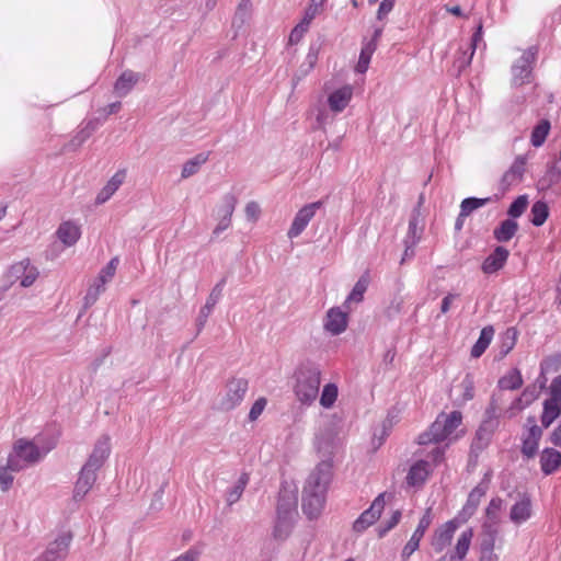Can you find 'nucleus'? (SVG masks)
Returning <instances> with one entry per match:
<instances>
[{
    "label": "nucleus",
    "instance_id": "nucleus-1",
    "mask_svg": "<svg viewBox=\"0 0 561 561\" xmlns=\"http://www.w3.org/2000/svg\"><path fill=\"white\" fill-rule=\"evenodd\" d=\"M332 479V462L321 461L309 474L302 491V511L309 519L320 516L325 503V493Z\"/></svg>",
    "mask_w": 561,
    "mask_h": 561
},
{
    "label": "nucleus",
    "instance_id": "nucleus-2",
    "mask_svg": "<svg viewBox=\"0 0 561 561\" xmlns=\"http://www.w3.org/2000/svg\"><path fill=\"white\" fill-rule=\"evenodd\" d=\"M462 422V415L459 411H453L448 414L442 413L437 416L430 430L419 436V444L424 445L432 442L439 443L444 440L454 442L462 435V431H457Z\"/></svg>",
    "mask_w": 561,
    "mask_h": 561
},
{
    "label": "nucleus",
    "instance_id": "nucleus-3",
    "mask_svg": "<svg viewBox=\"0 0 561 561\" xmlns=\"http://www.w3.org/2000/svg\"><path fill=\"white\" fill-rule=\"evenodd\" d=\"M42 438L36 437L34 442L19 439L9 455L10 466L13 470H22L25 467L39 461L49 450H51L56 442L53 439L46 446H42Z\"/></svg>",
    "mask_w": 561,
    "mask_h": 561
},
{
    "label": "nucleus",
    "instance_id": "nucleus-4",
    "mask_svg": "<svg viewBox=\"0 0 561 561\" xmlns=\"http://www.w3.org/2000/svg\"><path fill=\"white\" fill-rule=\"evenodd\" d=\"M294 391L297 400L305 405H311L319 397L321 370L316 365H304L296 371Z\"/></svg>",
    "mask_w": 561,
    "mask_h": 561
},
{
    "label": "nucleus",
    "instance_id": "nucleus-5",
    "mask_svg": "<svg viewBox=\"0 0 561 561\" xmlns=\"http://www.w3.org/2000/svg\"><path fill=\"white\" fill-rule=\"evenodd\" d=\"M538 49L529 47L524 50L518 59H516L511 68V83L513 87H523L533 81V68L537 60Z\"/></svg>",
    "mask_w": 561,
    "mask_h": 561
},
{
    "label": "nucleus",
    "instance_id": "nucleus-6",
    "mask_svg": "<svg viewBox=\"0 0 561 561\" xmlns=\"http://www.w3.org/2000/svg\"><path fill=\"white\" fill-rule=\"evenodd\" d=\"M561 414V375L549 386V397L543 402L541 424L548 428Z\"/></svg>",
    "mask_w": 561,
    "mask_h": 561
},
{
    "label": "nucleus",
    "instance_id": "nucleus-7",
    "mask_svg": "<svg viewBox=\"0 0 561 561\" xmlns=\"http://www.w3.org/2000/svg\"><path fill=\"white\" fill-rule=\"evenodd\" d=\"M297 506V496L291 491H284L279 495L277 513H278V524L274 529V536L276 538H285L288 534V524L287 519L295 512Z\"/></svg>",
    "mask_w": 561,
    "mask_h": 561
},
{
    "label": "nucleus",
    "instance_id": "nucleus-8",
    "mask_svg": "<svg viewBox=\"0 0 561 561\" xmlns=\"http://www.w3.org/2000/svg\"><path fill=\"white\" fill-rule=\"evenodd\" d=\"M248 390V381L238 378L230 380L225 389V392L221 394L218 407L224 411H229L239 405Z\"/></svg>",
    "mask_w": 561,
    "mask_h": 561
},
{
    "label": "nucleus",
    "instance_id": "nucleus-9",
    "mask_svg": "<svg viewBox=\"0 0 561 561\" xmlns=\"http://www.w3.org/2000/svg\"><path fill=\"white\" fill-rule=\"evenodd\" d=\"M341 307H333L327 311L323 320V328L331 335H339L343 333L348 324V311L350 309Z\"/></svg>",
    "mask_w": 561,
    "mask_h": 561
},
{
    "label": "nucleus",
    "instance_id": "nucleus-10",
    "mask_svg": "<svg viewBox=\"0 0 561 561\" xmlns=\"http://www.w3.org/2000/svg\"><path fill=\"white\" fill-rule=\"evenodd\" d=\"M321 202H314L299 209L287 232L289 239L297 238L314 217L317 210L321 207Z\"/></svg>",
    "mask_w": 561,
    "mask_h": 561
},
{
    "label": "nucleus",
    "instance_id": "nucleus-11",
    "mask_svg": "<svg viewBox=\"0 0 561 561\" xmlns=\"http://www.w3.org/2000/svg\"><path fill=\"white\" fill-rule=\"evenodd\" d=\"M542 436V430L536 424L535 417H528L526 423V431L523 434V454L531 458L536 455L539 440Z\"/></svg>",
    "mask_w": 561,
    "mask_h": 561
},
{
    "label": "nucleus",
    "instance_id": "nucleus-12",
    "mask_svg": "<svg viewBox=\"0 0 561 561\" xmlns=\"http://www.w3.org/2000/svg\"><path fill=\"white\" fill-rule=\"evenodd\" d=\"M385 507V494L378 495L371 503L370 507L366 510L355 522L353 528L355 531L362 533L370 525H373L380 516Z\"/></svg>",
    "mask_w": 561,
    "mask_h": 561
},
{
    "label": "nucleus",
    "instance_id": "nucleus-13",
    "mask_svg": "<svg viewBox=\"0 0 561 561\" xmlns=\"http://www.w3.org/2000/svg\"><path fill=\"white\" fill-rule=\"evenodd\" d=\"M354 89L351 84L342 85L328 94L327 103L331 112H343L353 99Z\"/></svg>",
    "mask_w": 561,
    "mask_h": 561
},
{
    "label": "nucleus",
    "instance_id": "nucleus-14",
    "mask_svg": "<svg viewBox=\"0 0 561 561\" xmlns=\"http://www.w3.org/2000/svg\"><path fill=\"white\" fill-rule=\"evenodd\" d=\"M71 539V535L68 533L58 535L41 557L48 559V561H64L67 557Z\"/></svg>",
    "mask_w": 561,
    "mask_h": 561
},
{
    "label": "nucleus",
    "instance_id": "nucleus-15",
    "mask_svg": "<svg viewBox=\"0 0 561 561\" xmlns=\"http://www.w3.org/2000/svg\"><path fill=\"white\" fill-rule=\"evenodd\" d=\"M458 527L459 523L456 519H451L446 522L436 529L432 538V547L436 552H442L451 543V540Z\"/></svg>",
    "mask_w": 561,
    "mask_h": 561
},
{
    "label": "nucleus",
    "instance_id": "nucleus-16",
    "mask_svg": "<svg viewBox=\"0 0 561 561\" xmlns=\"http://www.w3.org/2000/svg\"><path fill=\"white\" fill-rule=\"evenodd\" d=\"M111 451L110 437L106 435L101 436L94 444L93 450L89 456V459L84 463L85 467L98 471L105 460L107 459Z\"/></svg>",
    "mask_w": 561,
    "mask_h": 561
},
{
    "label": "nucleus",
    "instance_id": "nucleus-17",
    "mask_svg": "<svg viewBox=\"0 0 561 561\" xmlns=\"http://www.w3.org/2000/svg\"><path fill=\"white\" fill-rule=\"evenodd\" d=\"M432 523L431 508H428L423 517L420 519L419 525L414 533L412 534L410 540L404 546L401 557L403 560H407L411 557V554L419 549L420 541L424 536L426 529L430 527Z\"/></svg>",
    "mask_w": 561,
    "mask_h": 561
},
{
    "label": "nucleus",
    "instance_id": "nucleus-18",
    "mask_svg": "<svg viewBox=\"0 0 561 561\" xmlns=\"http://www.w3.org/2000/svg\"><path fill=\"white\" fill-rule=\"evenodd\" d=\"M10 273L15 280H20L23 287L32 286L38 277L37 268L33 266L28 260L12 265Z\"/></svg>",
    "mask_w": 561,
    "mask_h": 561
},
{
    "label": "nucleus",
    "instance_id": "nucleus-19",
    "mask_svg": "<svg viewBox=\"0 0 561 561\" xmlns=\"http://www.w3.org/2000/svg\"><path fill=\"white\" fill-rule=\"evenodd\" d=\"M225 284H226V279H221L219 283H217L214 286V288L211 289V291L206 300V304L201 308L198 317H197L198 331H201L203 329L208 317L213 312L214 307L221 298Z\"/></svg>",
    "mask_w": 561,
    "mask_h": 561
},
{
    "label": "nucleus",
    "instance_id": "nucleus-20",
    "mask_svg": "<svg viewBox=\"0 0 561 561\" xmlns=\"http://www.w3.org/2000/svg\"><path fill=\"white\" fill-rule=\"evenodd\" d=\"M57 239L67 248L75 245L81 237V228L71 220L62 221L56 232Z\"/></svg>",
    "mask_w": 561,
    "mask_h": 561
},
{
    "label": "nucleus",
    "instance_id": "nucleus-21",
    "mask_svg": "<svg viewBox=\"0 0 561 561\" xmlns=\"http://www.w3.org/2000/svg\"><path fill=\"white\" fill-rule=\"evenodd\" d=\"M96 481V471L85 466L82 467L73 490L75 500H82Z\"/></svg>",
    "mask_w": 561,
    "mask_h": 561
},
{
    "label": "nucleus",
    "instance_id": "nucleus-22",
    "mask_svg": "<svg viewBox=\"0 0 561 561\" xmlns=\"http://www.w3.org/2000/svg\"><path fill=\"white\" fill-rule=\"evenodd\" d=\"M126 180V171L118 170L114 173V175L107 181V183L102 187V190L98 193L95 198V204L102 205L106 203L121 187V185Z\"/></svg>",
    "mask_w": 561,
    "mask_h": 561
},
{
    "label": "nucleus",
    "instance_id": "nucleus-23",
    "mask_svg": "<svg viewBox=\"0 0 561 561\" xmlns=\"http://www.w3.org/2000/svg\"><path fill=\"white\" fill-rule=\"evenodd\" d=\"M483 42V32H482V24H479L477 27V31L473 33L471 42L468 46V48L463 51H461L456 59V66L459 71H462L466 69L472 59V56L478 48L479 44Z\"/></svg>",
    "mask_w": 561,
    "mask_h": 561
},
{
    "label": "nucleus",
    "instance_id": "nucleus-24",
    "mask_svg": "<svg viewBox=\"0 0 561 561\" xmlns=\"http://www.w3.org/2000/svg\"><path fill=\"white\" fill-rule=\"evenodd\" d=\"M508 251L503 247L495 250L482 263V271L485 274H493L502 268L508 257Z\"/></svg>",
    "mask_w": 561,
    "mask_h": 561
},
{
    "label": "nucleus",
    "instance_id": "nucleus-25",
    "mask_svg": "<svg viewBox=\"0 0 561 561\" xmlns=\"http://www.w3.org/2000/svg\"><path fill=\"white\" fill-rule=\"evenodd\" d=\"M496 427V422L492 419L484 421L480 427L478 428L473 443V450H482L484 449L489 443L491 442L492 435Z\"/></svg>",
    "mask_w": 561,
    "mask_h": 561
},
{
    "label": "nucleus",
    "instance_id": "nucleus-26",
    "mask_svg": "<svg viewBox=\"0 0 561 561\" xmlns=\"http://www.w3.org/2000/svg\"><path fill=\"white\" fill-rule=\"evenodd\" d=\"M423 229L424 219L422 218L420 210L414 209L409 221V229L404 243L415 245L422 237Z\"/></svg>",
    "mask_w": 561,
    "mask_h": 561
},
{
    "label": "nucleus",
    "instance_id": "nucleus-27",
    "mask_svg": "<svg viewBox=\"0 0 561 561\" xmlns=\"http://www.w3.org/2000/svg\"><path fill=\"white\" fill-rule=\"evenodd\" d=\"M531 516V501L527 496H523L511 508L510 518L516 524L520 525L528 520Z\"/></svg>",
    "mask_w": 561,
    "mask_h": 561
},
{
    "label": "nucleus",
    "instance_id": "nucleus-28",
    "mask_svg": "<svg viewBox=\"0 0 561 561\" xmlns=\"http://www.w3.org/2000/svg\"><path fill=\"white\" fill-rule=\"evenodd\" d=\"M140 80V75L131 70L124 71L114 84V91L118 96L127 95Z\"/></svg>",
    "mask_w": 561,
    "mask_h": 561
},
{
    "label": "nucleus",
    "instance_id": "nucleus-29",
    "mask_svg": "<svg viewBox=\"0 0 561 561\" xmlns=\"http://www.w3.org/2000/svg\"><path fill=\"white\" fill-rule=\"evenodd\" d=\"M473 538V530L471 528H468L463 530L456 542V546L450 553V560H463L470 549L471 541Z\"/></svg>",
    "mask_w": 561,
    "mask_h": 561
},
{
    "label": "nucleus",
    "instance_id": "nucleus-30",
    "mask_svg": "<svg viewBox=\"0 0 561 561\" xmlns=\"http://www.w3.org/2000/svg\"><path fill=\"white\" fill-rule=\"evenodd\" d=\"M430 473V465L427 461L419 460L409 470L407 482L410 485H421L424 483Z\"/></svg>",
    "mask_w": 561,
    "mask_h": 561
},
{
    "label": "nucleus",
    "instance_id": "nucleus-31",
    "mask_svg": "<svg viewBox=\"0 0 561 561\" xmlns=\"http://www.w3.org/2000/svg\"><path fill=\"white\" fill-rule=\"evenodd\" d=\"M561 465V453L553 448H547L541 453L540 466L541 470L546 474H550L556 471Z\"/></svg>",
    "mask_w": 561,
    "mask_h": 561
},
{
    "label": "nucleus",
    "instance_id": "nucleus-32",
    "mask_svg": "<svg viewBox=\"0 0 561 561\" xmlns=\"http://www.w3.org/2000/svg\"><path fill=\"white\" fill-rule=\"evenodd\" d=\"M369 277L368 275H363L354 285L352 291L347 296L346 300L343 304V308L350 309L352 302H360L364 298V294L368 288Z\"/></svg>",
    "mask_w": 561,
    "mask_h": 561
},
{
    "label": "nucleus",
    "instance_id": "nucleus-33",
    "mask_svg": "<svg viewBox=\"0 0 561 561\" xmlns=\"http://www.w3.org/2000/svg\"><path fill=\"white\" fill-rule=\"evenodd\" d=\"M237 199L233 195H225L215 208L216 219H231Z\"/></svg>",
    "mask_w": 561,
    "mask_h": 561
},
{
    "label": "nucleus",
    "instance_id": "nucleus-34",
    "mask_svg": "<svg viewBox=\"0 0 561 561\" xmlns=\"http://www.w3.org/2000/svg\"><path fill=\"white\" fill-rule=\"evenodd\" d=\"M493 335L494 330L492 327H485L481 330L478 341L471 348V356L473 358L480 357L485 352L493 339Z\"/></svg>",
    "mask_w": 561,
    "mask_h": 561
},
{
    "label": "nucleus",
    "instance_id": "nucleus-35",
    "mask_svg": "<svg viewBox=\"0 0 561 561\" xmlns=\"http://www.w3.org/2000/svg\"><path fill=\"white\" fill-rule=\"evenodd\" d=\"M339 397V388L334 382H328L323 386L322 391L319 397L320 405L330 410L334 407Z\"/></svg>",
    "mask_w": 561,
    "mask_h": 561
},
{
    "label": "nucleus",
    "instance_id": "nucleus-36",
    "mask_svg": "<svg viewBox=\"0 0 561 561\" xmlns=\"http://www.w3.org/2000/svg\"><path fill=\"white\" fill-rule=\"evenodd\" d=\"M517 229L518 224L515 220L506 219L494 230V238L500 242H507L514 237Z\"/></svg>",
    "mask_w": 561,
    "mask_h": 561
},
{
    "label": "nucleus",
    "instance_id": "nucleus-37",
    "mask_svg": "<svg viewBox=\"0 0 561 561\" xmlns=\"http://www.w3.org/2000/svg\"><path fill=\"white\" fill-rule=\"evenodd\" d=\"M248 482H249L248 473H242L239 477V479L237 480V482L227 491L226 501H227L228 505H232L240 500Z\"/></svg>",
    "mask_w": 561,
    "mask_h": 561
},
{
    "label": "nucleus",
    "instance_id": "nucleus-38",
    "mask_svg": "<svg viewBox=\"0 0 561 561\" xmlns=\"http://www.w3.org/2000/svg\"><path fill=\"white\" fill-rule=\"evenodd\" d=\"M376 47H377V45L375 44L374 41H368L367 43L364 44V46L360 50L358 62L355 67V70L358 73H364L367 71L371 56H373L374 51L376 50Z\"/></svg>",
    "mask_w": 561,
    "mask_h": 561
},
{
    "label": "nucleus",
    "instance_id": "nucleus-39",
    "mask_svg": "<svg viewBox=\"0 0 561 561\" xmlns=\"http://www.w3.org/2000/svg\"><path fill=\"white\" fill-rule=\"evenodd\" d=\"M208 160V153L201 152L186 161L182 168V178L187 179L194 175L199 168Z\"/></svg>",
    "mask_w": 561,
    "mask_h": 561
},
{
    "label": "nucleus",
    "instance_id": "nucleus-40",
    "mask_svg": "<svg viewBox=\"0 0 561 561\" xmlns=\"http://www.w3.org/2000/svg\"><path fill=\"white\" fill-rule=\"evenodd\" d=\"M496 535V527L484 524L480 538V551H494Z\"/></svg>",
    "mask_w": 561,
    "mask_h": 561
},
{
    "label": "nucleus",
    "instance_id": "nucleus-41",
    "mask_svg": "<svg viewBox=\"0 0 561 561\" xmlns=\"http://www.w3.org/2000/svg\"><path fill=\"white\" fill-rule=\"evenodd\" d=\"M527 158H528V154L527 156H518L515 159L514 163L512 164L511 169L504 174L503 181L508 184H512L513 182L518 180L524 172V165L526 163Z\"/></svg>",
    "mask_w": 561,
    "mask_h": 561
},
{
    "label": "nucleus",
    "instance_id": "nucleus-42",
    "mask_svg": "<svg viewBox=\"0 0 561 561\" xmlns=\"http://www.w3.org/2000/svg\"><path fill=\"white\" fill-rule=\"evenodd\" d=\"M491 201H492L491 197H486V198L468 197V198H465L461 202V205H460V217L469 216L473 210H476V209H478L480 207H483L484 205H486Z\"/></svg>",
    "mask_w": 561,
    "mask_h": 561
},
{
    "label": "nucleus",
    "instance_id": "nucleus-43",
    "mask_svg": "<svg viewBox=\"0 0 561 561\" xmlns=\"http://www.w3.org/2000/svg\"><path fill=\"white\" fill-rule=\"evenodd\" d=\"M531 219L534 226H541L546 221L549 215L548 205L545 202L538 201L536 202L530 210Z\"/></svg>",
    "mask_w": 561,
    "mask_h": 561
},
{
    "label": "nucleus",
    "instance_id": "nucleus-44",
    "mask_svg": "<svg viewBox=\"0 0 561 561\" xmlns=\"http://www.w3.org/2000/svg\"><path fill=\"white\" fill-rule=\"evenodd\" d=\"M523 383L522 376L518 370L514 369L510 371L507 375L502 377L499 381V385L502 389L515 390L519 388Z\"/></svg>",
    "mask_w": 561,
    "mask_h": 561
},
{
    "label": "nucleus",
    "instance_id": "nucleus-45",
    "mask_svg": "<svg viewBox=\"0 0 561 561\" xmlns=\"http://www.w3.org/2000/svg\"><path fill=\"white\" fill-rule=\"evenodd\" d=\"M20 470H13L10 466V457L7 460L5 466L0 467V488L2 491H7L13 483V473Z\"/></svg>",
    "mask_w": 561,
    "mask_h": 561
},
{
    "label": "nucleus",
    "instance_id": "nucleus-46",
    "mask_svg": "<svg viewBox=\"0 0 561 561\" xmlns=\"http://www.w3.org/2000/svg\"><path fill=\"white\" fill-rule=\"evenodd\" d=\"M118 265V259L113 257L108 264L103 267L99 274L98 279H95L94 283L96 284H103V287H105V284L108 283L113 276L115 275L116 268Z\"/></svg>",
    "mask_w": 561,
    "mask_h": 561
},
{
    "label": "nucleus",
    "instance_id": "nucleus-47",
    "mask_svg": "<svg viewBox=\"0 0 561 561\" xmlns=\"http://www.w3.org/2000/svg\"><path fill=\"white\" fill-rule=\"evenodd\" d=\"M503 501L500 497L492 499L486 507L488 522L485 524L495 525L499 523V513L502 508Z\"/></svg>",
    "mask_w": 561,
    "mask_h": 561
},
{
    "label": "nucleus",
    "instance_id": "nucleus-48",
    "mask_svg": "<svg viewBox=\"0 0 561 561\" xmlns=\"http://www.w3.org/2000/svg\"><path fill=\"white\" fill-rule=\"evenodd\" d=\"M105 290V287H103V284H96V283H93L85 296H84V299H83V309L87 310L88 308H90L92 305H94L96 302V300L99 299L100 295Z\"/></svg>",
    "mask_w": 561,
    "mask_h": 561
},
{
    "label": "nucleus",
    "instance_id": "nucleus-49",
    "mask_svg": "<svg viewBox=\"0 0 561 561\" xmlns=\"http://www.w3.org/2000/svg\"><path fill=\"white\" fill-rule=\"evenodd\" d=\"M561 180V167L553 165L547 172L546 176L539 181V185L542 190L549 188L553 184L559 183Z\"/></svg>",
    "mask_w": 561,
    "mask_h": 561
},
{
    "label": "nucleus",
    "instance_id": "nucleus-50",
    "mask_svg": "<svg viewBox=\"0 0 561 561\" xmlns=\"http://www.w3.org/2000/svg\"><path fill=\"white\" fill-rule=\"evenodd\" d=\"M316 445L319 451L324 455H330L335 446V438L331 433H328L325 435L318 436Z\"/></svg>",
    "mask_w": 561,
    "mask_h": 561
},
{
    "label": "nucleus",
    "instance_id": "nucleus-51",
    "mask_svg": "<svg viewBox=\"0 0 561 561\" xmlns=\"http://www.w3.org/2000/svg\"><path fill=\"white\" fill-rule=\"evenodd\" d=\"M528 205V198L526 195L518 196L510 206L507 214L513 217L517 218L522 216V214L526 210Z\"/></svg>",
    "mask_w": 561,
    "mask_h": 561
},
{
    "label": "nucleus",
    "instance_id": "nucleus-52",
    "mask_svg": "<svg viewBox=\"0 0 561 561\" xmlns=\"http://www.w3.org/2000/svg\"><path fill=\"white\" fill-rule=\"evenodd\" d=\"M550 130V123L546 119L540 121L534 128L531 140H545Z\"/></svg>",
    "mask_w": 561,
    "mask_h": 561
},
{
    "label": "nucleus",
    "instance_id": "nucleus-53",
    "mask_svg": "<svg viewBox=\"0 0 561 561\" xmlns=\"http://www.w3.org/2000/svg\"><path fill=\"white\" fill-rule=\"evenodd\" d=\"M483 495H484V490L482 488L478 486V488L473 489L469 494L466 510L474 511Z\"/></svg>",
    "mask_w": 561,
    "mask_h": 561
},
{
    "label": "nucleus",
    "instance_id": "nucleus-54",
    "mask_svg": "<svg viewBox=\"0 0 561 561\" xmlns=\"http://www.w3.org/2000/svg\"><path fill=\"white\" fill-rule=\"evenodd\" d=\"M265 405H266V400L264 398L257 399L253 403V405L249 412V419L251 421H255L262 414L263 410L265 409Z\"/></svg>",
    "mask_w": 561,
    "mask_h": 561
},
{
    "label": "nucleus",
    "instance_id": "nucleus-55",
    "mask_svg": "<svg viewBox=\"0 0 561 561\" xmlns=\"http://www.w3.org/2000/svg\"><path fill=\"white\" fill-rule=\"evenodd\" d=\"M309 26L307 25H304V23H298L294 30L291 31L290 35H289V42L290 43H298L302 36L305 35V33L308 31Z\"/></svg>",
    "mask_w": 561,
    "mask_h": 561
},
{
    "label": "nucleus",
    "instance_id": "nucleus-56",
    "mask_svg": "<svg viewBox=\"0 0 561 561\" xmlns=\"http://www.w3.org/2000/svg\"><path fill=\"white\" fill-rule=\"evenodd\" d=\"M461 387L465 391L463 400L468 401L473 398V380L470 376H466V378L461 381Z\"/></svg>",
    "mask_w": 561,
    "mask_h": 561
},
{
    "label": "nucleus",
    "instance_id": "nucleus-57",
    "mask_svg": "<svg viewBox=\"0 0 561 561\" xmlns=\"http://www.w3.org/2000/svg\"><path fill=\"white\" fill-rule=\"evenodd\" d=\"M321 12V10L317 9L316 5L309 4L305 11L304 18L300 21L304 25L309 26L312 20Z\"/></svg>",
    "mask_w": 561,
    "mask_h": 561
},
{
    "label": "nucleus",
    "instance_id": "nucleus-58",
    "mask_svg": "<svg viewBox=\"0 0 561 561\" xmlns=\"http://www.w3.org/2000/svg\"><path fill=\"white\" fill-rule=\"evenodd\" d=\"M393 5L394 0H382L377 12V18L382 20L393 9Z\"/></svg>",
    "mask_w": 561,
    "mask_h": 561
},
{
    "label": "nucleus",
    "instance_id": "nucleus-59",
    "mask_svg": "<svg viewBox=\"0 0 561 561\" xmlns=\"http://www.w3.org/2000/svg\"><path fill=\"white\" fill-rule=\"evenodd\" d=\"M560 364H561V358L559 356L546 358L541 363V370L545 373V371H549L550 369H556Z\"/></svg>",
    "mask_w": 561,
    "mask_h": 561
},
{
    "label": "nucleus",
    "instance_id": "nucleus-60",
    "mask_svg": "<svg viewBox=\"0 0 561 561\" xmlns=\"http://www.w3.org/2000/svg\"><path fill=\"white\" fill-rule=\"evenodd\" d=\"M260 211H261V208H260L259 204L255 202H250L245 206V215L250 219H253V220L257 219Z\"/></svg>",
    "mask_w": 561,
    "mask_h": 561
},
{
    "label": "nucleus",
    "instance_id": "nucleus-61",
    "mask_svg": "<svg viewBox=\"0 0 561 561\" xmlns=\"http://www.w3.org/2000/svg\"><path fill=\"white\" fill-rule=\"evenodd\" d=\"M400 518H401V512L394 511L391 518L387 522L386 527L380 530L379 535L383 536L387 531L392 529L399 523Z\"/></svg>",
    "mask_w": 561,
    "mask_h": 561
},
{
    "label": "nucleus",
    "instance_id": "nucleus-62",
    "mask_svg": "<svg viewBox=\"0 0 561 561\" xmlns=\"http://www.w3.org/2000/svg\"><path fill=\"white\" fill-rule=\"evenodd\" d=\"M458 295L457 294H448L444 297L440 306L442 313H446L449 311L451 305L457 300Z\"/></svg>",
    "mask_w": 561,
    "mask_h": 561
},
{
    "label": "nucleus",
    "instance_id": "nucleus-63",
    "mask_svg": "<svg viewBox=\"0 0 561 561\" xmlns=\"http://www.w3.org/2000/svg\"><path fill=\"white\" fill-rule=\"evenodd\" d=\"M217 221L218 222L213 230L214 237H219L220 233L227 230L231 225V219H218Z\"/></svg>",
    "mask_w": 561,
    "mask_h": 561
},
{
    "label": "nucleus",
    "instance_id": "nucleus-64",
    "mask_svg": "<svg viewBox=\"0 0 561 561\" xmlns=\"http://www.w3.org/2000/svg\"><path fill=\"white\" fill-rule=\"evenodd\" d=\"M551 443L561 447V424L551 434Z\"/></svg>",
    "mask_w": 561,
    "mask_h": 561
}]
</instances>
